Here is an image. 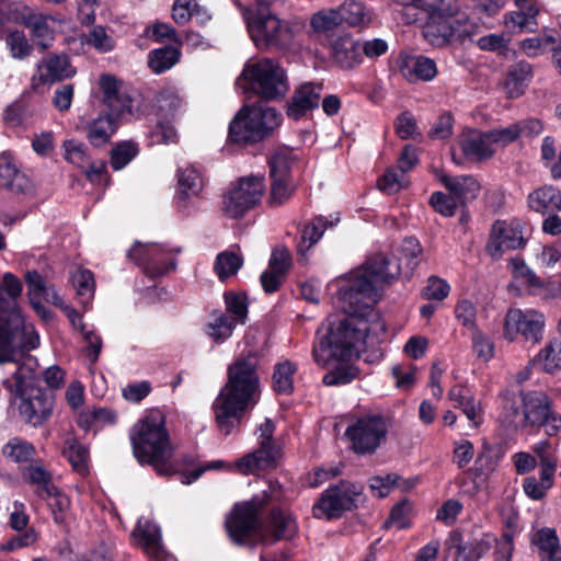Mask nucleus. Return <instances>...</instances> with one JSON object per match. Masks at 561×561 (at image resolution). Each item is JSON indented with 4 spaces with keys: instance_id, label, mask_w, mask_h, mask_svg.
Masks as SVG:
<instances>
[{
    "instance_id": "1",
    "label": "nucleus",
    "mask_w": 561,
    "mask_h": 561,
    "mask_svg": "<svg viewBox=\"0 0 561 561\" xmlns=\"http://www.w3.org/2000/svg\"><path fill=\"white\" fill-rule=\"evenodd\" d=\"M400 273L401 264L397 259L378 253L354 270L340 288L337 298L346 316L330 325L312 350L314 360L322 367L339 363L323 376L325 386L345 385L356 378L357 369L347 363L358 355V346L370 331L367 317L380 299L383 286L396 280Z\"/></svg>"
},
{
    "instance_id": "2",
    "label": "nucleus",
    "mask_w": 561,
    "mask_h": 561,
    "mask_svg": "<svg viewBox=\"0 0 561 561\" xmlns=\"http://www.w3.org/2000/svg\"><path fill=\"white\" fill-rule=\"evenodd\" d=\"M259 365V354L249 352L228 366L227 382L213 404L222 434L229 435L240 424L244 411L255 404L260 387Z\"/></svg>"
},
{
    "instance_id": "3",
    "label": "nucleus",
    "mask_w": 561,
    "mask_h": 561,
    "mask_svg": "<svg viewBox=\"0 0 561 561\" xmlns=\"http://www.w3.org/2000/svg\"><path fill=\"white\" fill-rule=\"evenodd\" d=\"M259 365V354L249 352L228 366L227 382L213 404L222 434L229 435L240 424L244 411L255 404L260 387Z\"/></svg>"
},
{
    "instance_id": "4",
    "label": "nucleus",
    "mask_w": 561,
    "mask_h": 561,
    "mask_svg": "<svg viewBox=\"0 0 561 561\" xmlns=\"http://www.w3.org/2000/svg\"><path fill=\"white\" fill-rule=\"evenodd\" d=\"M401 20L416 25L422 35H472L476 24L457 0H397Z\"/></svg>"
},
{
    "instance_id": "5",
    "label": "nucleus",
    "mask_w": 561,
    "mask_h": 561,
    "mask_svg": "<svg viewBox=\"0 0 561 561\" xmlns=\"http://www.w3.org/2000/svg\"><path fill=\"white\" fill-rule=\"evenodd\" d=\"M22 288L21 280L12 273H5L0 282V364L15 362L20 351L39 344L38 335L26 331L16 302Z\"/></svg>"
},
{
    "instance_id": "6",
    "label": "nucleus",
    "mask_w": 561,
    "mask_h": 561,
    "mask_svg": "<svg viewBox=\"0 0 561 561\" xmlns=\"http://www.w3.org/2000/svg\"><path fill=\"white\" fill-rule=\"evenodd\" d=\"M133 453L140 463H147L160 476L176 472L172 462L173 447L160 412H151L139 420L130 432Z\"/></svg>"
},
{
    "instance_id": "7",
    "label": "nucleus",
    "mask_w": 561,
    "mask_h": 561,
    "mask_svg": "<svg viewBox=\"0 0 561 561\" xmlns=\"http://www.w3.org/2000/svg\"><path fill=\"white\" fill-rule=\"evenodd\" d=\"M519 404L508 396L504 397L502 421L514 430L543 427L549 436L561 430V415L552 410L550 398L542 391H520Z\"/></svg>"
},
{
    "instance_id": "8",
    "label": "nucleus",
    "mask_w": 561,
    "mask_h": 561,
    "mask_svg": "<svg viewBox=\"0 0 561 561\" xmlns=\"http://www.w3.org/2000/svg\"><path fill=\"white\" fill-rule=\"evenodd\" d=\"M234 84L243 93L251 91L265 101L282 100L289 90L286 71L268 58L247 62Z\"/></svg>"
},
{
    "instance_id": "9",
    "label": "nucleus",
    "mask_w": 561,
    "mask_h": 561,
    "mask_svg": "<svg viewBox=\"0 0 561 561\" xmlns=\"http://www.w3.org/2000/svg\"><path fill=\"white\" fill-rule=\"evenodd\" d=\"M270 501V492L263 491L252 496L250 501L234 504L225 520L227 534L234 545L253 548L261 543L260 513Z\"/></svg>"
},
{
    "instance_id": "10",
    "label": "nucleus",
    "mask_w": 561,
    "mask_h": 561,
    "mask_svg": "<svg viewBox=\"0 0 561 561\" xmlns=\"http://www.w3.org/2000/svg\"><path fill=\"white\" fill-rule=\"evenodd\" d=\"M282 119L275 107L244 105L230 122L229 139L236 144L259 142L271 135Z\"/></svg>"
},
{
    "instance_id": "11",
    "label": "nucleus",
    "mask_w": 561,
    "mask_h": 561,
    "mask_svg": "<svg viewBox=\"0 0 561 561\" xmlns=\"http://www.w3.org/2000/svg\"><path fill=\"white\" fill-rule=\"evenodd\" d=\"M14 382L9 379L3 381V387L8 389L15 399H20L19 412L21 417L34 425H41L51 414L53 397L46 390L25 382L22 374V367H18L12 374Z\"/></svg>"
},
{
    "instance_id": "12",
    "label": "nucleus",
    "mask_w": 561,
    "mask_h": 561,
    "mask_svg": "<svg viewBox=\"0 0 561 561\" xmlns=\"http://www.w3.org/2000/svg\"><path fill=\"white\" fill-rule=\"evenodd\" d=\"M363 486L350 481H341L328 488L312 506L316 518H339L346 511L357 507Z\"/></svg>"
},
{
    "instance_id": "13",
    "label": "nucleus",
    "mask_w": 561,
    "mask_h": 561,
    "mask_svg": "<svg viewBox=\"0 0 561 561\" xmlns=\"http://www.w3.org/2000/svg\"><path fill=\"white\" fill-rule=\"evenodd\" d=\"M265 188L262 175L240 178L224 196L222 210L230 218L242 217L261 202Z\"/></svg>"
},
{
    "instance_id": "14",
    "label": "nucleus",
    "mask_w": 561,
    "mask_h": 561,
    "mask_svg": "<svg viewBox=\"0 0 561 561\" xmlns=\"http://www.w3.org/2000/svg\"><path fill=\"white\" fill-rule=\"evenodd\" d=\"M387 433V420L379 414L364 415L348 425L345 431L351 448L358 455L375 453L386 439Z\"/></svg>"
},
{
    "instance_id": "15",
    "label": "nucleus",
    "mask_w": 561,
    "mask_h": 561,
    "mask_svg": "<svg viewBox=\"0 0 561 561\" xmlns=\"http://www.w3.org/2000/svg\"><path fill=\"white\" fill-rule=\"evenodd\" d=\"M180 249H167L160 244L136 242L127 256L141 267L146 276L156 279L176 268V254Z\"/></svg>"
},
{
    "instance_id": "16",
    "label": "nucleus",
    "mask_w": 561,
    "mask_h": 561,
    "mask_svg": "<svg viewBox=\"0 0 561 561\" xmlns=\"http://www.w3.org/2000/svg\"><path fill=\"white\" fill-rule=\"evenodd\" d=\"M271 4L266 0H256L253 8L243 11L248 32L251 35H276L278 33H298L305 23L298 18L282 21L271 12Z\"/></svg>"
},
{
    "instance_id": "17",
    "label": "nucleus",
    "mask_w": 561,
    "mask_h": 561,
    "mask_svg": "<svg viewBox=\"0 0 561 561\" xmlns=\"http://www.w3.org/2000/svg\"><path fill=\"white\" fill-rule=\"evenodd\" d=\"M545 317L542 313L530 310L523 312L512 309L505 317L504 335L513 342L520 334L526 341L537 344L542 340Z\"/></svg>"
},
{
    "instance_id": "18",
    "label": "nucleus",
    "mask_w": 561,
    "mask_h": 561,
    "mask_svg": "<svg viewBox=\"0 0 561 561\" xmlns=\"http://www.w3.org/2000/svg\"><path fill=\"white\" fill-rule=\"evenodd\" d=\"M525 245L519 221L496 220L492 225L485 251L492 259L499 260L505 251L523 249Z\"/></svg>"
},
{
    "instance_id": "19",
    "label": "nucleus",
    "mask_w": 561,
    "mask_h": 561,
    "mask_svg": "<svg viewBox=\"0 0 561 561\" xmlns=\"http://www.w3.org/2000/svg\"><path fill=\"white\" fill-rule=\"evenodd\" d=\"M296 516L288 510L273 507L265 522L262 523V545H273L278 541L293 540L298 534Z\"/></svg>"
},
{
    "instance_id": "20",
    "label": "nucleus",
    "mask_w": 561,
    "mask_h": 561,
    "mask_svg": "<svg viewBox=\"0 0 561 561\" xmlns=\"http://www.w3.org/2000/svg\"><path fill=\"white\" fill-rule=\"evenodd\" d=\"M125 116L113 111L100 110L83 127L89 144L94 148L107 145Z\"/></svg>"
},
{
    "instance_id": "21",
    "label": "nucleus",
    "mask_w": 561,
    "mask_h": 561,
    "mask_svg": "<svg viewBox=\"0 0 561 561\" xmlns=\"http://www.w3.org/2000/svg\"><path fill=\"white\" fill-rule=\"evenodd\" d=\"M397 66L401 76L410 83L428 82L437 76L436 62L424 55L402 51L398 56Z\"/></svg>"
},
{
    "instance_id": "22",
    "label": "nucleus",
    "mask_w": 561,
    "mask_h": 561,
    "mask_svg": "<svg viewBox=\"0 0 561 561\" xmlns=\"http://www.w3.org/2000/svg\"><path fill=\"white\" fill-rule=\"evenodd\" d=\"M75 75L76 69L70 64L67 55H49L38 62L36 73L32 79L33 87H36L37 83L53 84L69 79Z\"/></svg>"
},
{
    "instance_id": "23",
    "label": "nucleus",
    "mask_w": 561,
    "mask_h": 561,
    "mask_svg": "<svg viewBox=\"0 0 561 561\" xmlns=\"http://www.w3.org/2000/svg\"><path fill=\"white\" fill-rule=\"evenodd\" d=\"M99 85L102 91L101 104L104 110L118 114L130 115L133 100L122 92L123 82L116 77L103 73L100 76Z\"/></svg>"
},
{
    "instance_id": "24",
    "label": "nucleus",
    "mask_w": 561,
    "mask_h": 561,
    "mask_svg": "<svg viewBox=\"0 0 561 561\" xmlns=\"http://www.w3.org/2000/svg\"><path fill=\"white\" fill-rule=\"evenodd\" d=\"M321 92V83L306 82L300 84L294 91L290 101L286 105L287 116L298 121L309 111L317 108L320 104Z\"/></svg>"
},
{
    "instance_id": "25",
    "label": "nucleus",
    "mask_w": 561,
    "mask_h": 561,
    "mask_svg": "<svg viewBox=\"0 0 561 561\" xmlns=\"http://www.w3.org/2000/svg\"><path fill=\"white\" fill-rule=\"evenodd\" d=\"M280 457L278 445H259V447L236 461V467L243 474L273 469Z\"/></svg>"
},
{
    "instance_id": "26",
    "label": "nucleus",
    "mask_w": 561,
    "mask_h": 561,
    "mask_svg": "<svg viewBox=\"0 0 561 561\" xmlns=\"http://www.w3.org/2000/svg\"><path fill=\"white\" fill-rule=\"evenodd\" d=\"M458 145L466 159L481 162L494 154L486 131L468 128L459 136Z\"/></svg>"
},
{
    "instance_id": "27",
    "label": "nucleus",
    "mask_w": 561,
    "mask_h": 561,
    "mask_svg": "<svg viewBox=\"0 0 561 561\" xmlns=\"http://www.w3.org/2000/svg\"><path fill=\"white\" fill-rule=\"evenodd\" d=\"M133 536L137 545L152 559H160L164 554L161 542L160 528L149 522H138L137 527L133 531Z\"/></svg>"
},
{
    "instance_id": "28",
    "label": "nucleus",
    "mask_w": 561,
    "mask_h": 561,
    "mask_svg": "<svg viewBox=\"0 0 561 561\" xmlns=\"http://www.w3.org/2000/svg\"><path fill=\"white\" fill-rule=\"evenodd\" d=\"M533 78L531 66L526 61H519L508 67L503 81V89L508 99L522 96Z\"/></svg>"
},
{
    "instance_id": "29",
    "label": "nucleus",
    "mask_w": 561,
    "mask_h": 561,
    "mask_svg": "<svg viewBox=\"0 0 561 561\" xmlns=\"http://www.w3.org/2000/svg\"><path fill=\"white\" fill-rule=\"evenodd\" d=\"M527 202L531 210L541 215L561 211V191L553 185H543L534 190Z\"/></svg>"
},
{
    "instance_id": "30",
    "label": "nucleus",
    "mask_w": 561,
    "mask_h": 561,
    "mask_svg": "<svg viewBox=\"0 0 561 561\" xmlns=\"http://www.w3.org/2000/svg\"><path fill=\"white\" fill-rule=\"evenodd\" d=\"M448 398L454 407L460 409L467 419L476 426L482 422V408L469 388L456 385L448 391Z\"/></svg>"
},
{
    "instance_id": "31",
    "label": "nucleus",
    "mask_w": 561,
    "mask_h": 561,
    "mask_svg": "<svg viewBox=\"0 0 561 561\" xmlns=\"http://www.w3.org/2000/svg\"><path fill=\"white\" fill-rule=\"evenodd\" d=\"M339 221L340 217L337 215L314 217L301 231L300 241L297 244L298 253L304 255L321 239L329 227H334Z\"/></svg>"
},
{
    "instance_id": "32",
    "label": "nucleus",
    "mask_w": 561,
    "mask_h": 561,
    "mask_svg": "<svg viewBox=\"0 0 561 561\" xmlns=\"http://www.w3.org/2000/svg\"><path fill=\"white\" fill-rule=\"evenodd\" d=\"M331 49L341 68L351 69L362 61L360 43L353 37H334Z\"/></svg>"
},
{
    "instance_id": "33",
    "label": "nucleus",
    "mask_w": 561,
    "mask_h": 561,
    "mask_svg": "<svg viewBox=\"0 0 561 561\" xmlns=\"http://www.w3.org/2000/svg\"><path fill=\"white\" fill-rule=\"evenodd\" d=\"M533 543L539 550L540 561H561V545L556 529L543 527L537 530Z\"/></svg>"
},
{
    "instance_id": "34",
    "label": "nucleus",
    "mask_w": 561,
    "mask_h": 561,
    "mask_svg": "<svg viewBox=\"0 0 561 561\" xmlns=\"http://www.w3.org/2000/svg\"><path fill=\"white\" fill-rule=\"evenodd\" d=\"M440 182L458 202L474 198L480 191V184L472 175H442Z\"/></svg>"
},
{
    "instance_id": "35",
    "label": "nucleus",
    "mask_w": 561,
    "mask_h": 561,
    "mask_svg": "<svg viewBox=\"0 0 561 561\" xmlns=\"http://www.w3.org/2000/svg\"><path fill=\"white\" fill-rule=\"evenodd\" d=\"M516 5L523 10L527 8V12H511L505 19L506 27L514 33H534L536 31L535 16L537 11L531 7H527V0H516Z\"/></svg>"
},
{
    "instance_id": "36",
    "label": "nucleus",
    "mask_w": 561,
    "mask_h": 561,
    "mask_svg": "<svg viewBox=\"0 0 561 561\" xmlns=\"http://www.w3.org/2000/svg\"><path fill=\"white\" fill-rule=\"evenodd\" d=\"M24 24L34 35H47L66 32L68 22L50 15L30 13L24 18Z\"/></svg>"
},
{
    "instance_id": "37",
    "label": "nucleus",
    "mask_w": 561,
    "mask_h": 561,
    "mask_svg": "<svg viewBox=\"0 0 561 561\" xmlns=\"http://www.w3.org/2000/svg\"><path fill=\"white\" fill-rule=\"evenodd\" d=\"M28 187V179L13 163L5 159L0 161V188L12 193H24Z\"/></svg>"
},
{
    "instance_id": "38",
    "label": "nucleus",
    "mask_w": 561,
    "mask_h": 561,
    "mask_svg": "<svg viewBox=\"0 0 561 561\" xmlns=\"http://www.w3.org/2000/svg\"><path fill=\"white\" fill-rule=\"evenodd\" d=\"M156 104L164 118L175 119L186 111V103L172 89H163L156 96Z\"/></svg>"
},
{
    "instance_id": "39",
    "label": "nucleus",
    "mask_w": 561,
    "mask_h": 561,
    "mask_svg": "<svg viewBox=\"0 0 561 561\" xmlns=\"http://www.w3.org/2000/svg\"><path fill=\"white\" fill-rule=\"evenodd\" d=\"M178 198L186 199L197 196L204 188V178L194 167L180 169L178 172Z\"/></svg>"
},
{
    "instance_id": "40",
    "label": "nucleus",
    "mask_w": 561,
    "mask_h": 561,
    "mask_svg": "<svg viewBox=\"0 0 561 561\" xmlns=\"http://www.w3.org/2000/svg\"><path fill=\"white\" fill-rule=\"evenodd\" d=\"M298 159L297 153L290 148L277 149L268 159L270 176L291 179L290 170Z\"/></svg>"
},
{
    "instance_id": "41",
    "label": "nucleus",
    "mask_w": 561,
    "mask_h": 561,
    "mask_svg": "<svg viewBox=\"0 0 561 561\" xmlns=\"http://www.w3.org/2000/svg\"><path fill=\"white\" fill-rule=\"evenodd\" d=\"M541 367L545 373L553 374L561 369V339H553L540 350L533 360Z\"/></svg>"
},
{
    "instance_id": "42",
    "label": "nucleus",
    "mask_w": 561,
    "mask_h": 561,
    "mask_svg": "<svg viewBox=\"0 0 561 561\" xmlns=\"http://www.w3.org/2000/svg\"><path fill=\"white\" fill-rule=\"evenodd\" d=\"M297 366L290 360L278 363L274 367L273 389L278 394H290L294 390V375Z\"/></svg>"
},
{
    "instance_id": "43",
    "label": "nucleus",
    "mask_w": 561,
    "mask_h": 561,
    "mask_svg": "<svg viewBox=\"0 0 561 561\" xmlns=\"http://www.w3.org/2000/svg\"><path fill=\"white\" fill-rule=\"evenodd\" d=\"M539 473V479L535 476H529L523 481V490L525 494L535 501H540L547 495L548 490L553 485L556 472L540 470Z\"/></svg>"
},
{
    "instance_id": "44",
    "label": "nucleus",
    "mask_w": 561,
    "mask_h": 561,
    "mask_svg": "<svg viewBox=\"0 0 561 561\" xmlns=\"http://www.w3.org/2000/svg\"><path fill=\"white\" fill-rule=\"evenodd\" d=\"M139 153V146L133 140L115 144L110 151V164L114 171H119L130 163Z\"/></svg>"
},
{
    "instance_id": "45",
    "label": "nucleus",
    "mask_w": 561,
    "mask_h": 561,
    "mask_svg": "<svg viewBox=\"0 0 561 561\" xmlns=\"http://www.w3.org/2000/svg\"><path fill=\"white\" fill-rule=\"evenodd\" d=\"M180 55V50L172 46L157 48L150 51L148 65L154 73H162L179 61Z\"/></svg>"
},
{
    "instance_id": "46",
    "label": "nucleus",
    "mask_w": 561,
    "mask_h": 561,
    "mask_svg": "<svg viewBox=\"0 0 561 561\" xmlns=\"http://www.w3.org/2000/svg\"><path fill=\"white\" fill-rule=\"evenodd\" d=\"M237 327V321H233L222 312L214 313L213 320L206 325V334L214 340L215 343L220 344L228 340Z\"/></svg>"
},
{
    "instance_id": "47",
    "label": "nucleus",
    "mask_w": 561,
    "mask_h": 561,
    "mask_svg": "<svg viewBox=\"0 0 561 561\" xmlns=\"http://www.w3.org/2000/svg\"><path fill=\"white\" fill-rule=\"evenodd\" d=\"M35 113V106L28 96H21L10 104L4 113V119L11 126H20Z\"/></svg>"
},
{
    "instance_id": "48",
    "label": "nucleus",
    "mask_w": 561,
    "mask_h": 561,
    "mask_svg": "<svg viewBox=\"0 0 561 561\" xmlns=\"http://www.w3.org/2000/svg\"><path fill=\"white\" fill-rule=\"evenodd\" d=\"M342 15V23L351 26H359L369 23L370 13L358 0H345L339 9Z\"/></svg>"
},
{
    "instance_id": "49",
    "label": "nucleus",
    "mask_w": 561,
    "mask_h": 561,
    "mask_svg": "<svg viewBox=\"0 0 561 561\" xmlns=\"http://www.w3.org/2000/svg\"><path fill=\"white\" fill-rule=\"evenodd\" d=\"M64 455L71 463L72 468L80 474H87L89 471L88 468V459H89V450L88 448L78 442L75 438L68 439L66 442V447L64 449Z\"/></svg>"
},
{
    "instance_id": "50",
    "label": "nucleus",
    "mask_w": 561,
    "mask_h": 561,
    "mask_svg": "<svg viewBox=\"0 0 561 561\" xmlns=\"http://www.w3.org/2000/svg\"><path fill=\"white\" fill-rule=\"evenodd\" d=\"M242 257L233 252L225 251L217 255L214 270L221 282L234 275L242 266Z\"/></svg>"
},
{
    "instance_id": "51",
    "label": "nucleus",
    "mask_w": 561,
    "mask_h": 561,
    "mask_svg": "<svg viewBox=\"0 0 561 561\" xmlns=\"http://www.w3.org/2000/svg\"><path fill=\"white\" fill-rule=\"evenodd\" d=\"M310 24L316 33L331 32L342 24V15L336 9H323L311 16Z\"/></svg>"
},
{
    "instance_id": "52",
    "label": "nucleus",
    "mask_w": 561,
    "mask_h": 561,
    "mask_svg": "<svg viewBox=\"0 0 561 561\" xmlns=\"http://www.w3.org/2000/svg\"><path fill=\"white\" fill-rule=\"evenodd\" d=\"M401 259L405 260V271L401 270V274L410 277L419 265V257L422 254V247L417 239L413 237L405 238L400 247Z\"/></svg>"
},
{
    "instance_id": "53",
    "label": "nucleus",
    "mask_w": 561,
    "mask_h": 561,
    "mask_svg": "<svg viewBox=\"0 0 561 561\" xmlns=\"http://www.w3.org/2000/svg\"><path fill=\"white\" fill-rule=\"evenodd\" d=\"M62 148L65 150V160L78 168H84L91 160L88 146L80 140H65Z\"/></svg>"
},
{
    "instance_id": "54",
    "label": "nucleus",
    "mask_w": 561,
    "mask_h": 561,
    "mask_svg": "<svg viewBox=\"0 0 561 561\" xmlns=\"http://www.w3.org/2000/svg\"><path fill=\"white\" fill-rule=\"evenodd\" d=\"M2 453L15 462H26L33 458L35 448L31 443L14 437L3 446Z\"/></svg>"
},
{
    "instance_id": "55",
    "label": "nucleus",
    "mask_w": 561,
    "mask_h": 561,
    "mask_svg": "<svg viewBox=\"0 0 561 561\" xmlns=\"http://www.w3.org/2000/svg\"><path fill=\"white\" fill-rule=\"evenodd\" d=\"M25 283L28 287V298L32 306L38 311L41 308L42 296H48V287L43 276L35 270L27 271L25 274Z\"/></svg>"
},
{
    "instance_id": "56",
    "label": "nucleus",
    "mask_w": 561,
    "mask_h": 561,
    "mask_svg": "<svg viewBox=\"0 0 561 561\" xmlns=\"http://www.w3.org/2000/svg\"><path fill=\"white\" fill-rule=\"evenodd\" d=\"M30 482L38 485L37 494L41 497L50 496L56 492V485L51 481V474L39 466H30Z\"/></svg>"
},
{
    "instance_id": "57",
    "label": "nucleus",
    "mask_w": 561,
    "mask_h": 561,
    "mask_svg": "<svg viewBox=\"0 0 561 561\" xmlns=\"http://www.w3.org/2000/svg\"><path fill=\"white\" fill-rule=\"evenodd\" d=\"M450 540L454 542V548L456 549V552L458 556H463L466 560L468 561H478L481 557H483L490 549L489 542L484 540H479L471 545L470 549L463 545H461L460 541V535L457 533H453L450 535Z\"/></svg>"
},
{
    "instance_id": "58",
    "label": "nucleus",
    "mask_w": 561,
    "mask_h": 561,
    "mask_svg": "<svg viewBox=\"0 0 561 561\" xmlns=\"http://www.w3.org/2000/svg\"><path fill=\"white\" fill-rule=\"evenodd\" d=\"M225 302L227 311L232 314L230 319L237 321V324L244 323L248 316L245 296L230 291L225 295Z\"/></svg>"
},
{
    "instance_id": "59",
    "label": "nucleus",
    "mask_w": 561,
    "mask_h": 561,
    "mask_svg": "<svg viewBox=\"0 0 561 561\" xmlns=\"http://www.w3.org/2000/svg\"><path fill=\"white\" fill-rule=\"evenodd\" d=\"M411 511V505L408 501H402L396 504L390 513L388 518L383 522L382 527L385 529L396 527L397 529H404L409 526V513Z\"/></svg>"
},
{
    "instance_id": "60",
    "label": "nucleus",
    "mask_w": 561,
    "mask_h": 561,
    "mask_svg": "<svg viewBox=\"0 0 561 561\" xmlns=\"http://www.w3.org/2000/svg\"><path fill=\"white\" fill-rule=\"evenodd\" d=\"M270 203L272 205H282L287 202L294 193L291 179L271 178Z\"/></svg>"
},
{
    "instance_id": "61",
    "label": "nucleus",
    "mask_w": 561,
    "mask_h": 561,
    "mask_svg": "<svg viewBox=\"0 0 561 561\" xmlns=\"http://www.w3.org/2000/svg\"><path fill=\"white\" fill-rule=\"evenodd\" d=\"M405 173L399 167L389 168L385 174L378 180V187L389 194L399 191L405 183Z\"/></svg>"
},
{
    "instance_id": "62",
    "label": "nucleus",
    "mask_w": 561,
    "mask_h": 561,
    "mask_svg": "<svg viewBox=\"0 0 561 561\" xmlns=\"http://www.w3.org/2000/svg\"><path fill=\"white\" fill-rule=\"evenodd\" d=\"M431 206L440 215L451 217L456 214L458 199L453 195L443 192H434L430 198Z\"/></svg>"
},
{
    "instance_id": "63",
    "label": "nucleus",
    "mask_w": 561,
    "mask_h": 561,
    "mask_svg": "<svg viewBox=\"0 0 561 561\" xmlns=\"http://www.w3.org/2000/svg\"><path fill=\"white\" fill-rule=\"evenodd\" d=\"M38 535L34 528H27L22 534H18L1 545V551H15L21 548L30 547L37 541Z\"/></svg>"
},
{
    "instance_id": "64",
    "label": "nucleus",
    "mask_w": 561,
    "mask_h": 561,
    "mask_svg": "<svg viewBox=\"0 0 561 561\" xmlns=\"http://www.w3.org/2000/svg\"><path fill=\"white\" fill-rule=\"evenodd\" d=\"M84 175L92 184L108 185L110 175L107 173V164L104 160H90L84 168Z\"/></svg>"
}]
</instances>
